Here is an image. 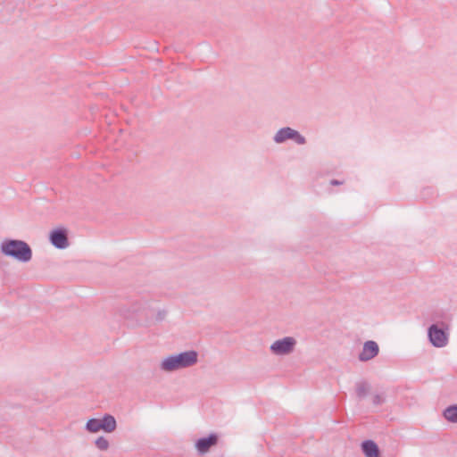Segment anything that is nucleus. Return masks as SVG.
I'll use <instances>...</instances> for the list:
<instances>
[{
  "instance_id": "nucleus-12",
  "label": "nucleus",
  "mask_w": 457,
  "mask_h": 457,
  "mask_svg": "<svg viewBox=\"0 0 457 457\" xmlns=\"http://www.w3.org/2000/svg\"><path fill=\"white\" fill-rule=\"evenodd\" d=\"M96 446L100 450H106L108 448V446H109V442H108L107 439H105L104 437L101 436V437L96 439Z\"/></svg>"
},
{
  "instance_id": "nucleus-11",
  "label": "nucleus",
  "mask_w": 457,
  "mask_h": 457,
  "mask_svg": "<svg viewBox=\"0 0 457 457\" xmlns=\"http://www.w3.org/2000/svg\"><path fill=\"white\" fill-rule=\"evenodd\" d=\"M445 417L452 422H457V406H452L445 411Z\"/></svg>"
},
{
  "instance_id": "nucleus-2",
  "label": "nucleus",
  "mask_w": 457,
  "mask_h": 457,
  "mask_svg": "<svg viewBox=\"0 0 457 457\" xmlns=\"http://www.w3.org/2000/svg\"><path fill=\"white\" fill-rule=\"evenodd\" d=\"M196 361L197 353L195 351H189L166 358L162 362V369L171 371L191 366Z\"/></svg>"
},
{
  "instance_id": "nucleus-3",
  "label": "nucleus",
  "mask_w": 457,
  "mask_h": 457,
  "mask_svg": "<svg viewBox=\"0 0 457 457\" xmlns=\"http://www.w3.org/2000/svg\"><path fill=\"white\" fill-rule=\"evenodd\" d=\"M116 420L112 415H105L102 420L90 419L87 423V429L91 433L100 430L111 433L116 429Z\"/></svg>"
},
{
  "instance_id": "nucleus-13",
  "label": "nucleus",
  "mask_w": 457,
  "mask_h": 457,
  "mask_svg": "<svg viewBox=\"0 0 457 457\" xmlns=\"http://www.w3.org/2000/svg\"><path fill=\"white\" fill-rule=\"evenodd\" d=\"M363 392L361 391V388H359V395H361Z\"/></svg>"
},
{
  "instance_id": "nucleus-4",
  "label": "nucleus",
  "mask_w": 457,
  "mask_h": 457,
  "mask_svg": "<svg viewBox=\"0 0 457 457\" xmlns=\"http://www.w3.org/2000/svg\"><path fill=\"white\" fill-rule=\"evenodd\" d=\"M295 345V340L293 337H285L274 342L270 349L276 354H286L293 350Z\"/></svg>"
},
{
  "instance_id": "nucleus-7",
  "label": "nucleus",
  "mask_w": 457,
  "mask_h": 457,
  "mask_svg": "<svg viewBox=\"0 0 457 457\" xmlns=\"http://www.w3.org/2000/svg\"><path fill=\"white\" fill-rule=\"evenodd\" d=\"M428 334H429L430 341L435 346L442 347V346L445 345L446 341H447V337L443 330L438 329L436 326H432L429 328Z\"/></svg>"
},
{
  "instance_id": "nucleus-5",
  "label": "nucleus",
  "mask_w": 457,
  "mask_h": 457,
  "mask_svg": "<svg viewBox=\"0 0 457 457\" xmlns=\"http://www.w3.org/2000/svg\"><path fill=\"white\" fill-rule=\"evenodd\" d=\"M288 138L294 139L297 144L300 145L304 144L305 142V139L303 136L290 128H284L280 129L275 136V141L277 143H281Z\"/></svg>"
},
{
  "instance_id": "nucleus-8",
  "label": "nucleus",
  "mask_w": 457,
  "mask_h": 457,
  "mask_svg": "<svg viewBox=\"0 0 457 457\" xmlns=\"http://www.w3.org/2000/svg\"><path fill=\"white\" fill-rule=\"evenodd\" d=\"M378 353V346L374 341H368L364 344L362 352L360 354L361 361H368L375 357Z\"/></svg>"
},
{
  "instance_id": "nucleus-6",
  "label": "nucleus",
  "mask_w": 457,
  "mask_h": 457,
  "mask_svg": "<svg viewBox=\"0 0 457 457\" xmlns=\"http://www.w3.org/2000/svg\"><path fill=\"white\" fill-rule=\"evenodd\" d=\"M51 243L57 248H65L68 245L67 234L64 229H55L50 234Z\"/></svg>"
},
{
  "instance_id": "nucleus-9",
  "label": "nucleus",
  "mask_w": 457,
  "mask_h": 457,
  "mask_svg": "<svg viewBox=\"0 0 457 457\" xmlns=\"http://www.w3.org/2000/svg\"><path fill=\"white\" fill-rule=\"evenodd\" d=\"M216 443L217 436L211 435L208 437L199 439L195 444V447L200 453H205L212 446L215 445Z\"/></svg>"
},
{
  "instance_id": "nucleus-1",
  "label": "nucleus",
  "mask_w": 457,
  "mask_h": 457,
  "mask_svg": "<svg viewBox=\"0 0 457 457\" xmlns=\"http://www.w3.org/2000/svg\"><path fill=\"white\" fill-rule=\"evenodd\" d=\"M1 251L4 255L11 256L20 262H28L31 259V249L21 240H4L1 244Z\"/></svg>"
},
{
  "instance_id": "nucleus-10",
  "label": "nucleus",
  "mask_w": 457,
  "mask_h": 457,
  "mask_svg": "<svg viewBox=\"0 0 457 457\" xmlns=\"http://www.w3.org/2000/svg\"><path fill=\"white\" fill-rule=\"evenodd\" d=\"M362 449L367 457H378V448L372 441H367L362 444Z\"/></svg>"
}]
</instances>
